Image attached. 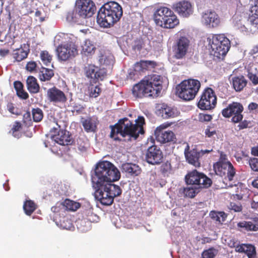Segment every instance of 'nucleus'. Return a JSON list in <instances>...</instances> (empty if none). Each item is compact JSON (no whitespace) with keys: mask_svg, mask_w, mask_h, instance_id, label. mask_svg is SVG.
Returning <instances> with one entry per match:
<instances>
[{"mask_svg":"<svg viewBox=\"0 0 258 258\" xmlns=\"http://www.w3.org/2000/svg\"><path fill=\"white\" fill-rule=\"evenodd\" d=\"M56 52L59 59L66 60L78 54L77 46L72 42L64 45H59L56 49Z\"/></svg>","mask_w":258,"mask_h":258,"instance_id":"nucleus-16","label":"nucleus"},{"mask_svg":"<svg viewBox=\"0 0 258 258\" xmlns=\"http://www.w3.org/2000/svg\"><path fill=\"white\" fill-rule=\"evenodd\" d=\"M154 20L157 25L165 28H174L179 23L176 16L168 8H158L154 14Z\"/></svg>","mask_w":258,"mask_h":258,"instance_id":"nucleus-5","label":"nucleus"},{"mask_svg":"<svg viewBox=\"0 0 258 258\" xmlns=\"http://www.w3.org/2000/svg\"><path fill=\"white\" fill-rule=\"evenodd\" d=\"M54 76L52 70L42 67L39 72V78L41 81L50 80Z\"/></svg>","mask_w":258,"mask_h":258,"instance_id":"nucleus-34","label":"nucleus"},{"mask_svg":"<svg viewBox=\"0 0 258 258\" xmlns=\"http://www.w3.org/2000/svg\"><path fill=\"white\" fill-rule=\"evenodd\" d=\"M78 224L80 225V229L82 232L88 231L91 225L90 222H86L85 220H82L80 222H78Z\"/></svg>","mask_w":258,"mask_h":258,"instance_id":"nucleus-48","label":"nucleus"},{"mask_svg":"<svg viewBox=\"0 0 258 258\" xmlns=\"http://www.w3.org/2000/svg\"><path fill=\"white\" fill-rule=\"evenodd\" d=\"M258 107V104L254 102L250 103L248 106L249 111H252L256 109Z\"/></svg>","mask_w":258,"mask_h":258,"instance_id":"nucleus-63","label":"nucleus"},{"mask_svg":"<svg viewBox=\"0 0 258 258\" xmlns=\"http://www.w3.org/2000/svg\"><path fill=\"white\" fill-rule=\"evenodd\" d=\"M23 120L26 125H30L32 123L30 112L27 111L24 114Z\"/></svg>","mask_w":258,"mask_h":258,"instance_id":"nucleus-54","label":"nucleus"},{"mask_svg":"<svg viewBox=\"0 0 258 258\" xmlns=\"http://www.w3.org/2000/svg\"><path fill=\"white\" fill-rule=\"evenodd\" d=\"M14 86L17 93L23 90V85L20 81H15L14 83Z\"/></svg>","mask_w":258,"mask_h":258,"instance_id":"nucleus-58","label":"nucleus"},{"mask_svg":"<svg viewBox=\"0 0 258 258\" xmlns=\"http://www.w3.org/2000/svg\"><path fill=\"white\" fill-rule=\"evenodd\" d=\"M229 209L233 210L234 212H240L242 210L241 206H238L235 203H231L229 206Z\"/></svg>","mask_w":258,"mask_h":258,"instance_id":"nucleus-56","label":"nucleus"},{"mask_svg":"<svg viewBox=\"0 0 258 258\" xmlns=\"http://www.w3.org/2000/svg\"><path fill=\"white\" fill-rule=\"evenodd\" d=\"M202 22L209 27H216L219 25L220 20L215 12L208 11L203 15Z\"/></svg>","mask_w":258,"mask_h":258,"instance_id":"nucleus-23","label":"nucleus"},{"mask_svg":"<svg viewBox=\"0 0 258 258\" xmlns=\"http://www.w3.org/2000/svg\"><path fill=\"white\" fill-rule=\"evenodd\" d=\"M14 53L15 58L17 61H21L27 57L28 52L24 49L20 48L15 50Z\"/></svg>","mask_w":258,"mask_h":258,"instance_id":"nucleus-39","label":"nucleus"},{"mask_svg":"<svg viewBox=\"0 0 258 258\" xmlns=\"http://www.w3.org/2000/svg\"><path fill=\"white\" fill-rule=\"evenodd\" d=\"M247 21L252 25L258 26V0H252Z\"/></svg>","mask_w":258,"mask_h":258,"instance_id":"nucleus-25","label":"nucleus"},{"mask_svg":"<svg viewBox=\"0 0 258 258\" xmlns=\"http://www.w3.org/2000/svg\"><path fill=\"white\" fill-rule=\"evenodd\" d=\"M120 177L118 169L110 162L103 161L96 164L94 172L91 175L92 186L96 200L102 205L110 206L114 198L119 196L122 192L120 187L112 183Z\"/></svg>","mask_w":258,"mask_h":258,"instance_id":"nucleus-1","label":"nucleus"},{"mask_svg":"<svg viewBox=\"0 0 258 258\" xmlns=\"http://www.w3.org/2000/svg\"><path fill=\"white\" fill-rule=\"evenodd\" d=\"M189 43L188 38L184 36L177 39L173 47L174 57L178 59L183 58L187 52Z\"/></svg>","mask_w":258,"mask_h":258,"instance_id":"nucleus-15","label":"nucleus"},{"mask_svg":"<svg viewBox=\"0 0 258 258\" xmlns=\"http://www.w3.org/2000/svg\"><path fill=\"white\" fill-rule=\"evenodd\" d=\"M120 169L122 172L132 176H137L141 172V168L138 165L131 163L122 164Z\"/></svg>","mask_w":258,"mask_h":258,"instance_id":"nucleus-27","label":"nucleus"},{"mask_svg":"<svg viewBox=\"0 0 258 258\" xmlns=\"http://www.w3.org/2000/svg\"><path fill=\"white\" fill-rule=\"evenodd\" d=\"M157 66V63L154 61L151 60H141L135 64L134 71L135 73H140L144 70H150L154 68Z\"/></svg>","mask_w":258,"mask_h":258,"instance_id":"nucleus-29","label":"nucleus"},{"mask_svg":"<svg viewBox=\"0 0 258 258\" xmlns=\"http://www.w3.org/2000/svg\"><path fill=\"white\" fill-rule=\"evenodd\" d=\"M185 181L187 185H193L200 189L208 188L212 183V181L209 177L197 170H194L186 174Z\"/></svg>","mask_w":258,"mask_h":258,"instance_id":"nucleus-7","label":"nucleus"},{"mask_svg":"<svg viewBox=\"0 0 258 258\" xmlns=\"http://www.w3.org/2000/svg\"><path fill=\"white\" fill-rule=\"evenodd\" d=\"M40 57L42 61L45 66H48L49 64L51 63L52 56L49 54L48 51H41L40 53Z\"/></svg>","mask_w":258,"mask_h":258,"instance_id":"nucleus-43","label":"nucleus"},{"mask_svg":"<svg viewBox=\"0 0 258 258\" xmlns=\"http://www.w3.org/2000/svg\"><path fill=\"white\" fill-rule=\"evenodd\" d=\"M101 88L98 86H92L90 88V96L91 97L96 98L99 96Z\"/></svg>","mask_w":258,"mask_h":258,"instance_id":"nucleus-47","label":"nucleus"},{"mask_svg":"<svg viewBox=\"0 0 258 258\" xmlns=\"http://www.w3.org/2000/svg\"><path fill=\"white\" fill-rule=\"evenodd\" d=\"M73 108L74 111L79 112L81 111L84 109V107L81 104H74Z\"/></svg>","mask_w":258,"mask_h":258,"instance_id":"nucleus-64","label":"nucleus"},{"mask_svg":"<svg viewBox=\"0 0 258 258\" xmlns=\"http://www.w3.org/2000/svg\"><path fill=\"white\" fill-rule=\"evenodd\" d=\"M97 22L101 27L108 28L113 26L118 21L114 17L113 15H112L107 10H104L102 6L97 14Z\"/></svg>","mask_w":258,"mask_h":258,"instance_id":"nucleus-17","label":"nucleus"},{"mask_svg":"<svg viewBox=\"0 0 258 258\" xmlns=\"http://www.w3.org/2000/svg\"><path fill=\"white\" fill-rule=\"evenodd\" d=\"M77 144L78 150L80 152L84 153L86 151L88 147V144L87 141H85L83 139L79 138L77 140Z\"/></svg>","mask_w":258,"mask_h":258,"instance_id":"nucleus-46","label":"nucleus"},{"mask_svg":"<svg viewBox=\"0 0 258 258\" xmlns=\"http://www.w3.org/2000/svg\"><path fill=\"white\" fill-rule=\"evenodd\" d=\"M64 206H63L62 202L57 203L55 206L52 207L51 209L52 212L55 213H59L60 212H63Z\"/></svg>","mask_w":258,"mask_h":258,"instance_id":"nucleus-52","label":"nucleus"},{"mask_svg":"<svg viewBox=\"0 0 258 258\" xmlns=\"http://www.w3.org/2000/svg\"><path fill=\"white\" fill-rule=\"evenodd\" d=\"M233 24L236 29L242 28V16L240 12L237 11L232 17Z\"/></svg>","mask_w":258,"mask_h":258,"instance_id":"nucleus-40","label":"nucleus"},{"mask_svg":"<svg viewBox=\"0 0 258 258\" xmlns=\"http://www.w3.org/2000/svg\"><path fill=\"white\" fill-rule=\"evenodd\" d=\"M184 155L186 161L190 164L197 167L200 166L199 159L201 157V153L197 149H193L189 151V147L187 144L184 149Z\"/></svg>","mask_w":258,"mask_h":258,"instance_id":"nucleus-21","label":"nucleus"},{"mask_svg":"<svg viewBox=\"0 0 258 258\" xmlns=\"http://www.w3.org/2000/svg\"><path fill=\"white\" fill-rule=\"evenodd\" d=\"M135 122L134 124L126 117L120 119L115 124L110 126V137L115 141H121V139L118 137L119 135L124 141L136 140L139 134L144 133L143 126L145 124V119L144 117L140 116L135 120Z\"/></svg>","mask_w":258,"mask_h":258,"instance_id":"nucleus-2","label":"nucleus"},{"mask_svg":"<svg viewBox=\"0 0 258 258\" xmlns=\"http://www.w3.org/2000/svg\"><path fill=\"white\" fill-rule=\"evenodd\" d=\"M200 191V189L193 185H187V187L183 188L182 192L185 197L192 198Z\"/></svg>","mask_w":258,"mask_h":258,"instance_id":"nucleus-35","label":"nucleus"},{"mask_svg":"<svg viewBox=\"0 0 258 258\" xmlns=\"http://www.w3.org/2000/svg\"><path fill=\"white\" fill-rule=\"evenodd\" d=\"M102 7L104 10H107L116 18V20L118 21L122 16V7L116 2L114 1L108 2L104 4Z\"/></svg>","mask_w":258,"mask_h":258,"instance_id":"nucleus-24","label":"nucleus"},{"mask_svg":"<svg viewBox=\"0 0 258 258\" xmlns=\"http://www.w3.org/2000/svg\"><path fill=\"white\" fill-rule=\"evenodd\" d=\"M47 96L50 102L54 103H63L67 100L64 93L55 87L47 90Z\"/></svg>","mask_w":258,"mask_h":258,"instance_id":"nucleus-22","label":"nucleus"},{"mask_svg":"<svg viewBox=\"0 0 258 258\" xmlns=\"http://www.w3.org/2000/svg\"><path fill=\"white\" fill-rule=\"evenodd\" d=\"M212 52H213V55L217 57L218 58H223L226 55H222L221 54V51H212Z\"/></svg>","mask_w":258,"mask_h":258,"instance_id":"nucleus-62","label":"nucleus"},{"mask_svg":"<svg viewBox=\"0 0 258 258\" xmlns=\"http://www.w3.org/2000/svg\"><path fill=\"white\" fill-rule=\"evenodd\" d=\"M242 105L240 103L233 102L222 110V114L226 118L233 116L231 120L234 123H239L238 131L242 129Z\"/></svg>","mask_w":258,"mask_h":258,"instance_id":"nucleus-8","label":"nucleus"},{"mask_svg":"<svg viewBox=\"0 0 258 258\" xmlns=\"http://www.w3.org/2000/svg\"><path fill=\"white\" fill-rule=\"evenodd\" d=\"M239 77H235L232 78V85L236 91L242 90V80Z\"/></svg>","mask_w":258,"mask_h":258,"instance_id":"nucleus-45","label":"nucleus"},{"mask_svg":"<svg viewBox=\"0 0 258 258\" xmlns=\"http://www.w3.org/2000/svg\"><path fill=\"white\" fill-rule=\"evenodd\" d=\"M35 209L36 207L34 203L31 200L27 201L24 204L23 209L25 213L27 215H30Z\"/></svg>","mask_w":258,"mask_h":258,"instance_id":"nucleus-38","label":"nucleus"},{"mask_svg":"<svg viewBox=\"0 0 258 258\" xmlns=\"http://www.w3.org/2000/svg\"><path fill=\"white\" fill-rule=\"evenodd\" d=\"M163 159V153L157 146H151L146 151L145 160L150 164L159 165L162 162Z\"/></svg>","mask_w":258,"mask_h":258,"instance_id":"nucleus-13","label":"nucleus"},{"mask_svg":"<svg viewBox=\"0 0 258 258\" xmlns=\"http://www.w3.org/2000/svg\"><path fill=\"white\" fill-rule=\"evenodd\" d=\"M143 45V41L141 38H138L134 40L133 44V48L135 50L140 51Z\"/></svg>","mask_w":258,"mask_h":258,"instance_id":"nucleus-50","label":"nucleus"},{"mask_svg":"<svg viewBox=\"0 0 258 258\" xmlns=\"http://www.w3.org/2000/svg\"><path fill=\"white\" fill-rule=\"evenodd\" d=\"M26 69L30 72H36L37 69V64L35 61H29L27 63Z\"/></svg>","mask_w":258,"mask_h":258,"instance_id":"nucleus-53","label":"nucleus"},{"mask_svg":"<svg viewBox=\"0 0 258 258\" xmlns=\"http://www.w3.org/2000/svg\"><path fill=\"white\" fill-rule=\"evenodd\" d=\"M212 118L211 115L209 114H200V119L205 121H210Z\"/></svg>","mask_w":258,"mask_h":258,"instance_id":"nucleus-61","label":"nucleus"},{"mask_svg":"<svg viewBox=\"0 0 258 258\" xmlns=\"http://www.w3.org/2000/svg\"><path fill=\"white\" fill-rule=\"evenodd\" d=\"M163 79V77L156 74L146 76L144 80L134 86L132 89L134 96L140 98L158 96L162 89Z\"/></svg>","mask_w":258,"mask_h":258,"instance_id":"nucleus-3","label":"nucleus"},{"mask_svg":"<svg viewBox=\"0 0 258 258\" xmlns=\"http://www.w3.org/2000/svg\"><path fill=\"white\" fill-rule=\"evenodd\" d=\"M96 10L92 1L77 0L74 9L68 13L66 19L69 22L83 25L85 19L92 17Z\"/></svg>","mask_w":258,"mask_h":258,"instance_id":"nucleus-4","label":"nucleus"},{"mask_svg":"<svg viewBox=\"0 0 258 258\" xmlns=\"http://www.w3.org/2000/svg\"><path fill=\"white\" fill-rule=\"evenodd\" d=\"M218 250L212 247L204 250L202 254V258H214L218 253Z\"/></svg>","mask_w":258,"mask_h":258,"instance_id":"nucleus-42","label":"nucleus"},{"mask_svg":"<svg viewBox=\"0 0 258 258\" xmlns=\"http://www.w3.org/2000/svg\"><path fill=\"white\" fill-rule=\"evenodd\" d=\"M212 219L216 221L219 224H222L227 217L226 214L223 212L211 211L209 214Z\"/></svg>","mask_w":258,"mask_h":258,"instance_id":"nucleus-37","label":"nucleus"},{"mask_svg":"<svg viewBox=\"0 0 258 258\" xmlns=\"http://www.w3.org/2000/svg\"><path fill=\"white\" fill-rule=\"evenodd\" d=\"M246 69L249 79L254 85L258 84V65L250 63Z\"/></svg>","mask_w":258,"mask_h":258,"instance_id":"nucleus-28","label":"nucleus"},{"mask_svg":"<svg viewBox=\"0 0 258 258\" xmlns=\"http://www.w3.org/2000/svg\"><path fill=\"white\" fill-rule=\"evenodd\" d=\"M84 70L86 76L93 81H102L106 76V72L104 69H99L94 65L89 64L86 66Z\"/></svg>","mask_w":258,"mask_h":258,"instance_id":"nucleus-19","label":"nucleus"},{"mask_svg":"<svg viewBox=\"0 0 258 258\" xmlns=\"http://www.w3.org/2000/svg\"><path fill=\"white\" fill-rule=\"evenodd\" d=\"M99 61L101 63H103L105 65H109L113 63V57L112 56H102V57L99 59Z\"/></svg>","mask_w":258,"mask_h":258,"instance_id":"nucleus-51","label":"nucleus"},{"mask_svg":"<svg viewBox=\"0 0 258 258\" xmlns=\"http://www.w3.org/2000/svg\"><path fill=\"white\" fill-rule=\"evenodd\" d=\"M17 94L20 98L23 99H26L29 97L28 94L24 90L18 92Z\"/></svg>","mask_w":258,"mask_h":258,"instance_id":"nucleus-59","label":"nucleus"},{"mask_svg":"<svg viewBox=\"0 0 258 258\" xmlns=\"http://www.w3.org/2000/svg\"><path fill=\"white\" fill-rule=\"evenodd\" d=\"M249 165L251 170L258 172V158H253L249 160Z\"/></svg>","mask_w":258,"mask_h":258,"instance_id":"nucleus-49","label":"nucleus"},{"mask_svg":"<svg viewBox=\"0 0 258 258\" xmlns=\"http://www.w3.org/2000/svg\"><path fill=\"white\" fill-rule=\"evenodd\" d=\"M208 39L212 51H221L222 55H226L229 50L230 41L223 34L212 36V38Z\"/></svg>","mask_w":258,"mask_h":258,"instance_id":"nucleus-10","label":"nucleus"},{"mask_svg":"<svg viewBox=\"0 0 258 258\" xmlns=\"http://www.w3.org/2000/svg\"><path fill=\"white\" fill-rule=\"evenodd\" d=\"M201 87L199 81L188 79L183 81L176 87L177 93L180 98L189 101L195 98Z\"/></svg>","mask_w":258,"mask_h":258,"instance_id":"nucleus-6","label":"nucleus"},{"mask_svg":"<svg viewBox=\"0 0 258 258\" xmlns=\"http://www.w3.org/2000/svg\"><path fill=\"white\" fill-rule=\"evenodd\" d=\"M96 47L94 43L90 40H85L82 45L81 53L86 55H91L94 53Z\"/></svg>","mask_w":258,"mask_h":258,"instance_id":"nucleus-30","label":"nucleus"},{"mask_svg":"<svg viewBox=\"0 0 258 258\" xmlns=\"http://www.w3.org/2000/svg\"><path fill=\"white\" fill-rule=\"evenodd\" d=\"M97 124V120L95 118H89L83 121V126L87 132H94Z\"/></svg>","mask_w":258,"mask_h":258,"instance_id":"nucleus-33","label":"nucleus"},{"mask_svg":"<svg viewBox=\"0 0 258 258\" xmlns=\"http://www.w3.org/2000/svg\"><path fill=\"white\" fill-rule=\"evenodd\" d=\"M243 258H256V249L252 244L243 243Z\"/></svg>","mask_w":258,"mask_h":258,"instance_id":"nucleus-32","label":"nucleus"},{"mask_svg":"<svg viewBox=\"0 0 258 258\" xmlns=\"http://www.w3.org/2000/svg\"><path fill=\"white\" fill-rule=\"evenodd\" d=\"M22 128L21 124L19 122H15L11 130V132H17L20 131Z\"/></svg>","mask_w":258,"mask_h":258,"instance_id":"nucleus-60","label":"nucleus"},{"mask_svg":"<svg viewBox=\"0 0 258 258\" xmlns=\"http://www.w3.org/2000/svg\"><path fill=\"white\" fill-rule=\"evenodd\" d=\"M172 8L175 12L183 18L189 17L194 12V8L191 4L186 1H182L174 4Z\"/></svg>","mask_w":258,"mask_h":258,"instance_id":"nucleus-18","label":"nucleus"},{"mask_svg":"<svg viewBox=\"0 0 258 258\" xmlns=\"http://www.w3.org/2000/svg\"><path fill=\"white\" fill-rule=\"evenodd\" d=\"M246 219L247 220L243 222V228L249 231H258V214Z\"/></svg>","mask_w":258,"mask_h":258,"instance_id":"nucleus-26","label":"nucleus"},{"mask_svg":"<svg viewBox=\"0 0 258 258\" xmlns=\"http://www.w3.org/2000/svg\"><path fill=\"white\" fill-rule=\"evenodd\" d=\"M62 203L63 206H64V211H75L80 207V203L69 199L65 200Z\"/></svg>","mask_w":258,"mask_h":258,"instance_id":"nucleus-36","label":"nucleus"},{"mask_svg":"<svg viewBox=\"0 0 258 258\" xmlns=\"http://www.w3.org/2000/svg\"><path fill=\"white\" fill-rule=\"evenodd\" d=\"M7 109L9 111L13 114H18V112L17 111V109L14 106V105L11 103L9 102L7 105Z\"/></svg>","mask_w":258,"mask_h":258,"instance_id":"nucleus-55","label":"nucleus"},{"mask_svg":"<svg viewBox=\"0 0 258 258\" xmlns=\"http://www.w3.org/2000/svg\"><path fill=\"white\" fill-rule=\"evenodd\" d=\"M231 247H235L236 251L242 252V244L240 243L239 242H233Z\"/></svg>","mask_w":258,"mask_h":258,"instance_id":"nucleus-57","label":"nucleus"},{"mask_svg":"<svg viewBox=\"0 0 258 258\" xmlns=\"http://www.w3.org/2000/svg\"><path fill=\"white\" fill-rule=\"evenodd\" d=\"M169 125L168 123H164L156 128L154 135L158 142L164 144L174 141L175 137L174 133L171 131L165 130Z\"/></svg>","mask_w":258,"mask_h":258,"instance_id":"nucleus-14","label":"nucleus"},{"mask_svg":"<svg viewBox=\"0 0 258 258\" xmlns=\"http://www.w3.org/2000/svg\"><path fill=\"white\" fill-rule=\"evenodd\" d=\"M217 103V98L214 91L211 88H207L203 91L198 106L202 110H211L214 108Z\"/></svg>","mask_w":258,"mask_h":258,"instance_id":"nucleus-12","label":"nucleus"},{"mask_svg":"<svg viewBox=\"0 0 258 258\" xmlns=\"http://www.w3.org/2000/svg\"><path fill=\"white\" fill-rule=\"evenodd\" d=\"M50 133L52 140L60 145H72L74 142L72 134L67 130H60L57 123L51 129Z\"/></svg>","mask_w":258,"mask_h":258,"instance_id":"nucleus-9","label":"nucleus"},{"mask_svg":"<svg viewBox=\"0 0 258 258\" xmlns=\"http://www.w3.org/2000/svg\"><path fill=\"white\" fill-rule=\"evenodd\" d=\"M28 90L31 93L35 94L39 91V85L37 82L36 79L33 76H29L26 81Z\"/></svg>","mask_w":258,"mask_h":258,"instance_id":"nucleus-31","label":"nucleus"},{"mask_svg":"<svg viewBox=\"0 0 258 258\" xmlns=\"http://www.w3.org/2000/svg\"><path fill=\"white\" fill-rule=\"evenodd\" d=\"M222 155L219 161L213 165L215 173L221 177L225 176V179L227 178L229 181L233 179L235 175V171L232 164L228 161H223Z\"/></svg>","mask_w":258,"mask_h":258,"instance_id":"nucleus-11","label":"nucleus"},{"mask_svg":"<svg viewBox=\"0 0 258 258\" xmlns=\"http://www.w3.org/2000/svg\"><path fill=\"white\" fill-rule=\"evenodd\" d=\"M171 170V166L169 162L166 161L160 166V171L164 176H168Z\"/></svg>","mask_w":258,"mask_h":258,"instance_id":"nucleus-44","label":"nucleus"},{"mask_svg":"<svg viewBox=\"0 0 258 258\" xmlns=\"http://www.w3.org/2000/svg\"><path fill=\"white\" fill-rule=\"evenodd\" d=\"M33 120L35 122L40 121L43 117L42 110L39 108H33L32 110Z\"/></svg>","mask_w":258,"mask_h":258,"instance_id":"nucleus-41","label":"nucleus"},{"mask_svg":"<svg viewBox=\"0 0 258 258\" xmlns=\"http://www.w3.org/2000/svg\"><path fill=\"white\" fill-rule=\"evenodd\" d=\"M156 114L164 119L173 118L177 116L178 111L175 108L165 103L159 104L156 106Z\"/></svg>","mask_w":258,"mask_h":258,"instance_id":"nucleus-20","label":"nucleus"}]
</instances>
